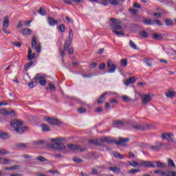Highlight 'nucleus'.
<instances>
[{"label":"nucleus","instance_id":"39","mask_svg":"<svg viewBox=\"0 0 176 176\" xmlns=\"http://www.w3.org/2000/svg\"><path fill=\"white\" fill-rule=\"evenodd\" d=\"M120 64L122 67H127V58L122 59Z\"/></svg>","mask_w":176,"mask_h":176},{"label":"nucleus","instance_id":"30","mask_svg":"<svg viewBox=\"0 0 176 176\" xmlns=\"http://www.w3.org/2000/svg\"><path fill=\"white\" fill-rule=\"evenodd\" d=\"M153 39H155L156 41H160L163 39V36L158 34H153Z\"/></svg>","mask_w":176,"mask_h":176},{"label":"nucleus","instance_id":"18","mask_svg":"<svg viewBox=\"0 0 176 176\" xmlns=\"http://www.w3.org/2000/svg\"><path fill=\"white\" fill-rule=\"evenodd\" d=\"M135 78L134 77H131L130 78L126 80L124 83L125 86H129L130 83H135Z\"/></svg>","mask_w":176,"mask_h":176},{"label":"nucleus","instance_id":"25","mask_svg":"<svg viewBox=\"0 0 176 176\" xmlns=\"http://www.w3.org/2000/svg\"><path fill=\"white\" fill-rule=\"evenodd\" d=\"M154 164H156L157 165V167H160V168H166V167H167V165L166 164H163L160 161H154Z\"/></svg>","mask_w":176,"mask_h":176},{"label":"nucleus","instance_id":"58","mask_svg":"<svg viewBox=\"0 0 176 176\" xmlns=\"http://www.w3.org/2000/svg\"><path fill=\"white\" fill-rule=\"evenodd\" d=\"M151 149H153V151H160V146H151Z\"/></svg>","mask_w":176,"mask_h":176},{"label":"nucleus","instance_id":"48","mask_svg":"<svg viewBox=\"0 0 176 176\" xmlns=\"http://www.w3.org/2000/svg\"><path fill=\"white\" fill-rule=\"evenodd\" d=\"M114 124H117V126H119V127H123V126H124L123 122L122 121H119V120L115 121Z\"/></svg>","mask_w":176,"mask_h":176},{"label":"nucleus","instance_id":"50","mask_svg":"<svg viewBox=\"0 0 176 176\" xmlns=\"http://www.w3.org/2000/svg\"><path fill=\"white\" fill-rule=\"evenodd\" d=\"M18 167H19V166H14L12 167H6L5 170H17Z\"/></svg>","mask_w":176,"mask_h":176},{"label":"nucleus","instance_id":"21","mask_svg":"<svg viewBox=\"0 0 176 176\" xmlns=\"http://www.w3.org/2000/svg\"><path fill=\"white\" fill-rule=\"evenodd\" d=\"M47 20L50 25H56L58 23L57 21L54 20V18L52 16L48 17Z\"/></svg>","mask_w":176,"mask_h":176},{"label":"nucleus","instance_id":"62","mask_svg":"<svg viewBox=\"0 0 176 176\" xmlns=\"http://www.w3.org/2000/svg\"><path fill=\"white\" fill-rule=\"evenodd\" d=\"M167 176H176V172L174 171H170L166 175Z\"/></svg>","mask_w":176,"mask_h":176},{"label":"nucleus","instance_id":"64","mask_svg":"<svg viewBox=\"0 0 176 176\" xmlns=\"http://www.w3.org/2000/svg\"><path fill=\"white\" fill-rule=\"evenodd\" d=\"M68 54H74V48L70 47L68 49Z\"/></svg>","mask_w":176,"mask_h":176},{"label":"nucleus","instance_id":"24","mask_svg":"<svg viewBox=\"0 0 176 176\" xmlns=\"http://www.w3.org/2000/svg\"><path fill=\"white\" fill-rule=\"evenodd\" d=\"M166 52L168 56H176V52L173 48H168Z\"/></svg>","mask_w":176,"mask_h":176},{"label":"nucleus","instance_id":"8","mask_svg":"<svg viewBox=\"0 0 176 176\" xmlns=\"http://www.w3.org/2000/svg\"><path fill=\"white\" fill-rule=\"evenodd\" d=\"M130 140L129 138H120L119 141L114 142L116 145H120L121 146H126L127 142H129Z\"/></svg>","mask_w":176,"mask_h":176},{"label":"nucleus","instance_id":"1","mask_svg":"<svg viewBox=\"0 0 176 176\" xmlns=\"http://www.w3.org/2000/svg\"><path fill=\"white\" fill-rule=\"evenodd\" d=\"M52 144L48 145V148L50 149H54L55 151H64L67 146V139L65 138H56L52 140Z\"/></svg>","mask_w":176,"mask_h":176},{"label":"nucleus","instance_id":"26","mask_svg":"<svg viewBox=\"0 0 176 176\" xmlns=\"http://www.w3.org/2000/svg\"><path fill=\"white\" fill-rule=\"evenodd\" d=\"M144 24H146V25H153L155 24V23H154L153 20L146 19L144 21Z\"/></svg>","mask_w":176,"mask_h":176},{"label":"nucleus","instance_id":"38","mask_svg":"<svg viewBox=\"0 0 176 176\" xmlns=\"http://www.w3.org/2000/svg\"><path fill=\"white\" fill-rule=\"evenodd\" d=\"M129 45L132 49H134V50H137V45H135L133 41H129Z\"/></svg>","mask_w":176,"mask_h":176},{"label":"nucleus","instance_id":"29","mask_svg":"<svg viewBox=\"0 0 176 176\" xmlns=\"http://www.w3.org/2000/svg\"><path fill=\"white\" fill-rule=\"evenodd\" d=\"M89 144H92V145H99L101 146V144H100V141L97 140H89L88 141Z\"/></svg>","mask_w":176,"mask_h":176},{"label":"nucleus","instance_id":"35","mask_svg":"<svg viewBox=\"0 0 176 176\" xmlns=\"http://www.w3.org/2000/svg\"><path fill=\"white\" fill-rule=\"evenodd\" d=\"M38 13H39L41 16H45V14H46V10H45V8L41 7V8L38 10Z\"/></svg>","mask_w":176,"mask_h":176},{"label":"nucleus","instance_id":"3","mask_svg":"<svg viewBox=\"0 0 176 176\" xmlns=\"http://www.w3.org/2000/svg\"><path fill=\"white\" fill-rule=\"evenodd\" d=\"M44 120L45 122H47L50 124H52V126H61L63 122L61 120L57 119V118H52L49 117H45Z\"/></svg>","mask_w":176,"mask_h":176},{"label":"nucleus","instance_id":"5","mask_svg":"<svg viewBox=\"0 0 176 176\" xmlns=\"http://www.w3.org/2000/svg\"><path fill=\"white\" fill-rule=\"evenodd\" d=\"M67 146L69 149H71V151H73V152H75L76 153H79V152H85V151H86V148H81L80 146L79 145L70 144Z\"/></svg>","mask_w":176,"mask_h":176},{"label":"nucleus","instance_id":"55","mask_svg":"<svg viewBox=\"0 0 176 176\" xmlns=\"http://www.w3.org/2000/svg\"><path fill=\"white\" fill-rule=\"evenodd\" d=\"M39 83L41 86H45L46 85V80L45 78L43 80H40Z\"/></svg>","mask_w":176,"mask_h":176},{"label":"nucleus","instance_id":"28","mask_svg":"<svg viewBox=\"0 0 176 176\" xmlns=\"http://www.w3.org/2000/svg\"><path fill=\"white\" fill-rule=\"evenodd\" d=\"M42 131H50V126H47L46 124H43L41 125Z\"/></svg>","mask_w":176,"mask_h":176},{"label":"nucleus","instance_id":"41","mask_svg":"<svg viewBox=\"0 0 176 176\" xmlns=\"http://www.w3.org/2000/svg\"><path fill=\"white\" fill-rule=\"evenodd\" d=\"M73 162H75V163H82V162H83V160L78 158V157H74Z\"/></svg>","mask_w":176,"mask_h":176},{"label":"nucleus","instance_id":"22","mask_svg":"<svg viewBox=\"0 0 176 176\" xmlns=\"http://www.w3.org/2000/svg\"><path fill=\"white\" fill-rule=\"evenodd\" d=\"M21 32L23 35H31V34H32V30L30 28H24L22 30Z\"/></svg>","mask_w":176,"mask_h":176},{"label":"nucleus","instance_id":"46","mask_svg":"<svg viewBox=\"0 0 176 176\" xmlns=\"http://www.w3.org/2000/svg\"><path fill=\"white\" fill-rule=\"evenodd\" d=\"M87 109L85 107H80L78 109V111L79 112V113H85L87 112Z\"/></svg>","mask_w":176,"mask_h":176},{"label":"nucleus","instance_id":"45","mask_svg":"<svg viewBox=\"0 0 176 176\" xmlns=\"http://www.w3.org/2000/svg\"><path fill=\"white\" fill-rule=\"evenodd\" d=\"M122 100H123L124 102H129L131 101L130 98L127 96H122Z\"/></svg>","mask_w":176,"mask_h":176},{"label":"nucleus","instance_id":"47","mask_svg":"<svg viewBox=\"0 0 176 176\" xmlns=\"http://www.w3.org/2000/svg\"><path fill=\"white\" fill-rule=\"evenodd\" d=\"M141 171V170L140 169H132L131 170L129 171V174H135L137 173H140Z\"/></svg>","mask_w":176,"mask_h":176},{"label":"nucleus","instance_id":"11","mask_svg":"<svg viewBox=\"0 0 176 176\" xmlns=\"http://www.w3.org/2000/svg\"><path fill=\"white\" fill-rule=\"evenodd\" d=\"M165 95L168 98H174L176 96V92L174 89H170L166 92Z\"/></svg>","mask_w":176,"mask_h":176},{"label":"nucleus","instance_id":"4","mask_svg":"<svg viewBox=\"0 0 176 176\" xmlns=\"http://www.w3.org/2000/svg\"><path fill=\"white\" fill-rule=\"evenodd\" d=\"M32 49H35L37 53H41V43L36 41V37L33 36L31 41Z\"/></svg>","mask_w":176,"mask_h":176},{"label":"nucleus","instance_id":"13","mask_svg":"<svg viewBox=\"0 0 176 176\" xmlns=\"http://www.w3.org/2000/svg\"><path fill=\"white\" fill-rule=\"evenodd\" d=\"M12 127H19V126H23V121H20L19 120H14L11 122Z\"/></svg>","mask_w":176,"mask_h":176},{"label":"nucleus","instance_id":"59","mask_svg":"<svg viewBox=\"0 0 176 176\" xmlns=\"http://www.w3.org/2000/svg\"><path fill=\"white\" fill-rule=\"evenodd\" d=\"M91 174L93 175H97V174H98V170H97L96 168H92Z\"/></svg>","mask_w":176,"mask_h":176},{"label":"nucleus","instance_id":"52","mask_svg":"<svg viewBox=\"0 0 176 176\" xmlns=\"http://www.w3.org/2000/svg\"><path fill=\"white\" fill-rule=\"evenodd\" d=\"M12 45H14V46H16V47H20L21 46V43L19 41H14L12 43Z\"/></svg>","mask_w":176,"mask_h":176},{"label":"nucleus","instance_id":"57","mask_svg":"<svg viewBox=\"0 0 176 176\" xmlns=\"http://www.w3.org/2000/svg\"><path fill=\"white\" fill-rule=\"evenodd\" d=\"M9 163H10V160H8V159H4V160L1 162V164H9Z\"/></svg>","mask_w":176,"mask_h":176},{"label":"nucleus","instance_id":"53","mask_svg":"<svg viewBox=\"0 0 176 176\" xmlns=\"http://www.w3.org/2000/svg\"><path fill=\"white\" fill-rule=\"evenodd\" d=\"M109 102L111 103V104H118L119 103V101H118L117 100H115V99H109Z\"/></svg>","mask_w":176,"mask_h":176},{"label":"nucleus","instance_id":"27","mask_svg":"<svg viewBox=\"0 0 176 176\" xmlns=\"http://www.w3.org/2000/svg\"><path fill=\"white\" fill-rule=\"evenodd\" d=\"M45 79V76L42 74H37L34 78V80H42Z\"/></svg>","mask_w":176,"mask_h":176},{"label":"nucleus","instance_id":"42","mask_svg":"<svg viewBox=\"0 0 176 176\" xmlns=\"http://www.w3.org/2000/svg\"><path fill=\"white\" fill-rule=\"evenodd\" d=\"M154 174H159V175H162V176H165L166 175V173L160 170H157L154 171Z\"/></svg>","mask_w":176,"mask_h":176},{"label":"nucleus","instance_id":"20","mask_svg":"<svg viewBox=\"0 0 176 176\" xmlns=\"http://www.w3.org/2000/svg\"><path fill=\"white\" fill-rule=\"evenodd\" d=\"M25 129H27V126H24V127L18 126L14 129V131H16V133H19V134H23Z\"/></svg>","mask_w":176,"mask_h":176},{"label":"nucleus","instance_id":"16","mask_svg":"<svg viewBox=\"0 0 176 176\" xmlns=\"http://www.w3.org/2000/svg\"><path fill=\"white\" fill-rule=\"evenodd\" d=\"M107 94H108V92H104L100 96V97L98 100V104H102L104 101H105V97H107Z\"/></svg>","mask_w":176,"mask_h":176},{"label":"nucleus","instance_id":"15","mask_svg":"<svg viewBox=\"0 0 176 176\" xmlns=\"http://www.w3.org/2000/svg\"><path fill=\"white\" fill-rule=\"evenodd\" d=\"M12 113L13 115H14V111H12L11 112H10V111H8L6 109H0L1 115H4L6 116H8V115H12Z\"/></svg>","mask_w":176,"mask_h":176},{"label":"nucleus","instance_id":"44","mask_svg":"<svg viewBox=\"0 0 176 176\" xmlns=\"http://www.w3.org/2000/svg\"><path fill=\"white\" fill-rule=\"evenodd\" d=\"M130 166L132 167H140V164L135 162V161H132L129 162Z\"/></svg>","mask_w":176,"mask_h":176},{"label":"nucleus","instance_id":"2","mask_svg":"<svg viewBox=\"0 0 176 176\" xmlns=\"http://www.w3.org/2000/svg\"><path fill=\"white\" fill-rule=\"evenodd\" d=\"M120 24H122V22L119 21V19H116L114 18L110 19L109 25L113 32L118 36H124L126 34H124V32L122 30V28H123V27L120 25Z\"/></svg>","mask_w":176,"mask_h":176},{"label":"nucleus","instance_id":"36","mask_svg":"<svg viewBox=\"0 0 176 176\" xmlns=\"http://www.w3.org/2000/svg\"><path fill=\"white\" fill-rule=\"evenodd\" d=\"M16 146L21 148H24L28 147L27 144L24 143H17L16 144Z\"/></svg>","mask_w":176,"mask_h":176},{"label":"nucleus","instance_id":"63","mask_svg":"<svg viewBox=\"0 0 176 176\" xmlns=\"http://www.w3.org/2000/svg\"><path fill=\"white\" fill-rule=\"evenodd\" d=\"M145 63L149 67H152V63L149 60V59H146Z\"/></svg>","mask_w":176,"mask_h":176},{"label":"nucleus","instance_id":"51","mask_svg":"<svg viewBox=\"0 0 176 176\" xmlns=\"http://www.w3.org/2000/svg\"><path fill=\"white\" fill-rule=\"evenodd\" d=\"M58 30L59 31H60V32H64V31H65V27L64 26V25H60L58 27Z\"/></svg>","mask_w":176,"mask_h":176},{"label":"nucleus","instance_id":"19","mask_svg":"<svg viewBox=\"0 0 176 176\" xmlns=\"http://www.w3.org/2000/svg\"><path fill=\"white\" fill-rule=\"evenodd\" d=\"M9 27V16H6L3 19V28H8Z\"/></svg>","mask_w":176,"mask_h":176},{"label":"nucleus","instance_id":"60","mask_svg":"<svg viewBox=\"0 0 176 176\" xmlns=\"http://www.w3.org/2000/svg\"><path fill=\"white\" fill-rule=\"evenodd\" d=\"M37 160H39L40 162H46V158L42 156L37 157Z\"/></svg>","mask_w":176,"mask_h":176},{"label":"nucleus","instance_id":"32","mask_svg":"<svg viewBox=\"0 0 176 176\" xmlns=\"http://www.w3.org/2000/svg\"><path fill=\"white\" fill-rule=\"evenodd\" d=\"M32 65H34V62L31 61L28 63L25 66H24V71H28V68H30V67H32Z\"/></svg>","mask_w":176,"mask_h":176},{"label":"nucleus","instance_id":"9","mask_svg":"<svg viewBox=\"0 0 176 176\" xmlns=\"http://www.w3.org/2000/svg\"><path fill=\"white\" fill-rule=\"evenodd\" d=\"M161 138L162 140H165L166 141H171V140L174 138V134L170 133H164L162 134Z\"/></svg>","mask_w":176,"mask_h":176},{"label":"nucleus","instance_id":"40","mask_svg":"<svg viewBox=\"0 0 176 176\" xmlns=\"http://www.w3.org/2000/svg\"><path fill=\"white\" fill-rule=\"evenodd\" d=\"M35 58V53L28 54V59L29 61H32Z\"/></svg>","mask_w":176,"mask_h":176},{"label":"nucleus","instance_id":"12","mask_svg":"<svg viewBox=\"0 0 176 176\" xmlns=\"http://www.w3.org/2000/svg\"><path fill=\"white\" fill-rule=\"evenodd\" d=\"M72 39H74V32H72V29H69V38L67 42V47L70 46L72 43Z\"/></svg>","mask_w":176,"mask_h":176},{"label":"nucleus","instance_id":"6","mask_svg":"<svg viewBox=\"0 0 176 176\" xmlns=\"http://www.w3.org/2000/svg\"><path fill=\"white\" fill-rule=\"evenodd\" d=\"M140 167H146L147 168H155V162L154 161H142L140 163Z\"/></svg>","mask_w":176,"mask_h":176},{"label":"nucleus","instance_id":"56","mask_svg":"<svg viewBox=\"0 0 176 176\" xmlns=\"http://www.w3.org/2000/svg\"><path fill=\"white\" fill-rule=\"evenodd\" d=\"M49 87H50V90H52L53 91H55L56 86L50 83L49 84Z\"/></svg>","mask_w":176,"mask_h":176},{"label":"nucleus","instance_id":"10","mask_svg":"<svg viewBox=\"0 0 176 176\" xmlns=\"http://www.w3.org/2000/svg\"><path fill=\"white\" fill-rule=\"evenodd\" d=\"M151 101H152V97H151L150 94L142 96V102L144 104V105L151 102Z\"/></svg>","mask_w":176,"mask_h":176},{"label":"nucleus","instance_id":"31","mask_svg":"<svg viewBox=\"0 0 176 176\" xmlns=\"http://www.w3.org/2000/svg\"><path fill=\"white\" fill-rule=\"evenodd\" d=\"M165 23L166 25H168V27H170V25H174V21L170 19H166Z\"/></svg>","mask_w":176,"mask_h":176},{"label":"nucleus","instance_id":"49","mask_svg":"<svg viewBox=\"0 0 176 176\" xmlns=\"http://www.w3.org/2000/svg\"><path fill=\"white\" fill-rule=\"evenodd\" d=\"M113 156H114V157H116L118 159H123V157L119 153H114Z\"/></svg>","mask_w":176,"mask_h":176},{"label":"nucleus","instance_id":"17","mask_svg":"<svg viewBox=\"0 0 176 176\" xmlns=\"http://www.w3.org/2000/svg\"><path fill=\"white\" fill-rule=\"evenodd\" d=\"M100 142H106L107 144H112V142H113V140L109 137L102 138L100 140Z\"/></svg>","mask_w":176,"mask_h":176},{"label":"nucleus","instance_id":"61","mask_svg":"<svg viewBox=\"0 0 176 176\" xmlns=\"http://www.w3.org/2000/svg\"><path fill=\"white\" fill-rule=\"evenodd\" d=\"M154 21V24H157V25H162V21H160V20H153Z\"/></svg>","mask_w":176,"mask_h":176},{"label":"nucleus","instance_id":"34","mask_svg":"<svg viewBox=\"0 0 176 176\" xmlns=\"http://www.w3.org/2000/svg\"><path fill=\"white\" fill-rule=\"evenodd\" d=\"M103 1H108L111 5H119V1L118 0H103Z\"/></svg>","mask_w":176,"mask_h":176},{"label":"nucleus","instance_id":"43","mask_svg":"<svg viewBox=\"0 0 176 176\" xmlns=\"http://www.w3.org/2000/svg\"><path fill=\"white\" fill-rule=\"evenodd\" d=\"M168 166H170V167H175V164L174 163V161H173L172 159L168 160Z\"/></svg>","mask_w":176,"mask_h":176},{"label":"nucleus","instance_id":"14","mask_svg":"<svg viewBox=\"0 0 176 176\" xmlns=\"http://www.w3.org/2000/svg\"><path fill=\"white\" fill-rule=\"evenodd\" d=\"M133 129L135 130H146V129H148V124H144L142 125H133Z\"/></svg>","mask_w":176,"mask_h":176},{"label":"nucleus","instance_id":"54","mask_svg":"<svg viewBox=\"0 0 176 176\" xmlns=\"http://www.w3.org/2000/svg\"><path fill=\"white\" fill-rule=\"evenodd\" d=\"M9 152L5 149H1L0 150V155H8Z\"/></svg>","mask_w":176,"mask_h":176},{"label":"nucleus","instance_id":"37","mask_svg":"<svg viewBox=\"0 0 176 176\" xmlns=\"http://www.w3.org/2000/svg\"><path fill=\"white\" fill-rule=\"evenodd\" d=\"M0 138H2L3 140H6L7 138H9V136L8 135V133L1 132L0 133Z\"/></svg>","mask_w":176,"mask_h":176},{"label":"nucleus","instance_id":"7","mask_svg":"<svg viewBox=\"0 0 176 176\" xmlns=\"http://www.w3.org/2000/svg\"><path fill=\"white\" fill-rule=\"evenodd\" d=\"M107 68H109L108 70L109 74H113L116 71V65L112 63V60H107Z\"/></svg>","mask_w":176,"mask_h":176},{"label":"nucleus","instance_id":"33","mask_svg":"<svg viewBox=\"0 0 176 176\" xmlns=\"http://www.w3.org/2000/svg\"><path fill=\"white\" fill-rule=\"evenodd\" d=\"M139 35L140 36H142V38H148V36H149V35H148V32H145V31H142L139 33Z\"/></svg>","mask_w":176,"mask_h":176},{"label":"nucleus","instance_id":"23","mask_svg":"<svg viewBox=\"0 0 176 176\" xmlns=\"http://www.w3.org/2000/svg\"><path fill=\"white\" fill-rule=\"evenodd\" d=\"M109 170L110 171H112L113 173H117L118 174H119V173H120L121 170L120 168L118 167V166H111Z\"/></svg>","mask_w":176,"mask_h":176}]
</instances>
